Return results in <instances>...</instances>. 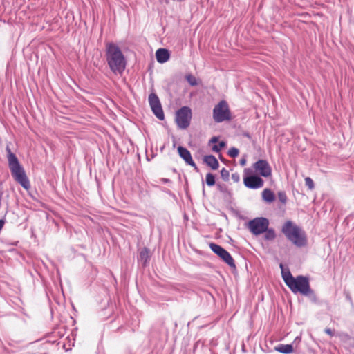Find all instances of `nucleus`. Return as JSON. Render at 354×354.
I'll return each instance as SVG.
<instances>
[{"mask_svg":"<svg viewBox=\"0 0 354 354\" xmlns=\"http://www.w3.org/2000/svg\"><path fill=\"white\" fill-rule=\"evenodd\" d=\"M279 266L281 270V276L286 285L293 293H300L307 297L311 302L314 304L318 303V298L315 291L310 288L308 277L298 275L294 277L288 269H284L282 263Z\"/></svg>","mask_w":354,"mask_h":354,"instance_id":"f257e3e1","label":"nucleus"},{"mask_svg":"<svg viewBox=\"0 0 354 354\" xmlns=\"http://www.w3.org/2000/svg\"><path fill=\"white\" fill-rule=\"evenodd\" d=\"M105 55L110 70L114 74H122L126 68L127 61L120 47L115 43H107Z\"/></svg>","mask_w":354,"mask_h":354,"instance_id":"f03ea898","label":"nucleus"},{"mask_svg":"<svg viewBox=\"0 0 354 354\" xmlns=\"http://www.w3.org/2000/svg\"><path fill=\"white\" fill-rule=\"evenodd\" d=\"M6 149L8 153V166L12 177L23 188L28 190L30 188V184L24 169L9 147H7Z\"/></svg>","mask_w":354,"mask_h":354,"instance_id":"7ed1b4c3","label":"nucleus"},{"mask_svg":"<svg viewBox=\"0 0 354 354\" xmlns=\"http://www.w3.org/2000/svg\"><path fill=\"white\" fill-rule=\"evenodd\" d=\"M281 232L290 242L297 247H303L307 244L305 232L291 221L285 222Z\"/></svg>","mask_w":354,"mask_h":354,"instance_id":"20e7f679","label":"nucleus"},{"mask_svg":"<svg viewBox=\"0 0 354 354\" xmlns=\"http://www.w3.org/2000/svg\"><path fill=\"white\" fill-rule=\"evenodd\" d=\"M213 119L216 122H222L231 119V113L225 100L220 101L213 109Z\"/></svg>","mask_w":354,"mask_h":354,"instance_id":"39448f33","label":"nucleus"},{"mask_svg":"<svg viewBox=\"0 0 354 354\" xmlns=\"http://www.w3.org/2000/svg\"><path fill=\"white\" fill-rule=\"evenodd\" d=\"M192 110L189 106H183L178 109L176 113L175 121L179 129H187L191 122L192 119Z\"/></svg>","mask_w":354,"mask_h":354,"instance_id":"423d86ee","label":"nucleus"},{"mask_svg":"<svg viewBox=\"0 0 354 354\" xmlns=\"http://www.w3.org/2000/svg\"><path fill=\"white\" fill-rule=\"evenodd\" d=\"M250 232L255 235H260L269 227V220L264 217H257L250 220L247 225Z\"/></svg>","mask_w":354,"mask_h":354,"instance_id":"0eeeda50","label":"nucleus"},{"mask_svg":"<svg viewBox=\"0 0 354 354\" xmlns=\"http://www.w3.org/2000/svg\"><path fill=\"white\" fill-rule=\"evenodd\" d=\"M243 183L249 189H257L263 186L264 181L261 177L253 174L250 169L245 168L243 174Z\"/></svg>","mask_w":354,"mask_h":354,"instance_id":"6e6552de","label":"nucleus"},{"mask_svg":"<svg viewBox=\"0 0 354 354\" xmlns=\"http://www.w3.org/2000/svg\"><path fill=\"white\" fill-rule=\"evenodd\" d=\"M209 248L230 268H236V265L232 255L225 249L214 243H211L209 244Z\"/></svg>","mask_w":354,"mask_h":354,"instance_id":"1a4fd4ad","label":"nucleus"},{"mask_svg":"<svg viewBox=\"0 0 354 354\" xmlns=\"http://www.w3.org/2000/svg\"><path fill=\"white\" fill-rule=\"evenodd\" d=\"M148 100L153 114L160 120H163L165 115L158 95L154 93H151L149 95Z\"/></svg>","mask_w":354,"mask_h":354,"instance_id":"9d476101","label":"nucleus"},{"mask_svg":"<svg viewBox=\"0 0 354 354\" xmlns=\"http://www.w3.org/2000/svg\"><path fill=\"white\" fill-rule=\"evenodd\" d=\"M253 167L261 176L269 177L272 174V169L266 160H259L254 165Z\"/></svg>","mask_w":354,"mask_h":354,"instance_id":"9b49d317","label":"nucleus"},{"mask_svg":"<svg viewBox=\"0 0 354 354\" xmlns=\"http://www.w3.org/2000/svg\"><path fill=\"white\" fill-rule=\"evenodd\" d=\"M178 152L180 157L185 162V163L188 165L194 167V170L198 171V168L194 162L192 155L188 149L182 146H179L178 147Z\"/></svg>","mask_w":354,"mask_h":354,"instance_id":"f8f14e48","label":"nucleus"},{"mask_svg":"<svg viewBox=\"0 0 354 354\" xmlns=\"http://www.w3.org/2000/svg\"><path fill=\"white\" fill-rule=\"evenodd\" d=\"M156 57L158 63L163 64L169 60L170 55L167 49L159 48L156 52Z\"/></svg>","mask_w":354,"mask_h":354,"instance_id":"ddd939ff","label":"nucleus"},{"mask_svg":"<svg viewBox=\"0 0 354 354\" xmlns=\"http://www.w3.org/2000/svg\"><path fill=\"white\" fill-rule=\"evenodd\" d=\"M203 162L212 169L216 170L219 167V163L217 159L213 155L205 156L203 158Z\"/></svg>","mask_w":354,"mask_h":354,"instance_id":"4468645a","label":"nucleus"},{"mask_svg":"<svg viewBox=\"0 0 354 354\" xmlns=\"http://www.w3.org/2000/svg\"><path fill=\"white\" fill-rule=\"evenodd\" d=\"M275 351L283 353L290 354L293 352V346L292 344H280L274 347Z\"/></svg>","mask_w":354,"mask_h":354,"instance_id":"2eb2a0df","label":"nucleus"},{"mask_svg":"<svg viewBox=\"0 0 354 354\" xmlns=\"http://www.w3.org/2000/svg\"><path fill=\"white\" fill-rule=\"evenodd\" d=\"M262 198L263 201H265L267 203H272L275 199V196L273 193V192L270 189H265L262 192Z\"/></svg>","mask_w":354,"mask_h":354,"instance_id":"dca6fc26","label":"nucleus"},{"mask_svg":"<svg viewBox=\"0 0 354 354\" xmlns=\"http://www.w3.org/2000/svg\"><path fill=\"white\" fill-rule=\"evenodd\" d=\"M149 250L148 248H143L139 255L138 260L142 262L144 265H146L149 259Z\"/></svg>","mask_w":354,"mask_h":354,"instance_id":"f3484780","label":"nucleus"},{"mask_svg":"<svg viewBox=\"0 0 354 354\" xmlns=\"http://www.w3.org/2000/svg\"><path fill=\"white\" fill-rule=\"evenodd\" d=\"M264 239L267 241H272L276 237L275 231L272 228L267 227V230L264 232Z\"/></svg>","mask_w":354,"mask_h":354,"instance_id":"a211bd4d","label":"nucleus"},{"mask_svg":"<svg viewBox=\"0 0 354 354\" xmlns=\"http://www.w3.org/2000/svg\"><path fill=\"white\" fill-rule=\"evenodd\" d=\"M185 77L192 86H195L198 84V80L192 74H187Z\"/></svg>","mask_w":354,"mask_h":354,"instance_id":"6ab92c4d","label":"nucleus"},{"mask_svg":"<svg viewBox=\"0 0 354 354\" xmlns=\"http://www.w3.org/2000/svg\"><path fill=\"white\" fill-rule=\"evenodd\" d=\"M205 182L208 186H214L216 183L214 175L212 173H207L206 174Z\"/></svg>","mask_w":354,"mask_h":354,"instance_id":"aec40b11","label":"nucleus"},{"mask_svg":"<svg viewBox=\"0 0 354 354\" xmlns=\"http://www.w3.org/2000/svg\"><path fill=\"white\" fill-rule=\"evenodd\" d=\"M277 197L279 201L283 203L286 204L287 202V196L284 191H280L277 193Z\"/></svg>","mask_w":354,"mask_h":354,"instance_id":"412c9836","label":"nucleus"},{"mask_svg":"<svg viewBox=\"0 0 354 354\" xmlns=\"http://www.w3.org/2000/svg\"><path fill=\"white\" fill-rule=\"evenodd\" d=\"M221 176L222 179L224 181H228L229 177H230V173L229 171L227 170L225 168H223L221 171Z\"/></svg>","mask_w":354,"mask_h":354,"instance_id":"4be33fe9","label":"nucleus"},{"mask_svg":"<svg viewBox=\"0 0 354 354\" xmlns=\"http://www.w3.org/2000/svg\"><path fill=\"white\" fill-rule=\"evenodd\" d=\"M239 151L236 147H232L228 151V155L232 158H235L239 155Z\"/></svg>","mask_w":354,"mask_h":354,"instance_id":"5701e85b","label":"nucleus"},{"mask_svg":"<svg viewBox=\"0 0 354 354\" xmlns=\"http://www.w3.org/2000/svg\"><path fill=\"white\" fill-rule=\"evenodd\" d=\"M225 145V143L223 141H221L218 143V145H214L212 147V150L215 152H219L222 148H223Z\"/></svg>","mask_w":354,"mask_h":354,"instance_id":"b1692460","label":"nucleus"},{"mask_svg":"<svg viewBox=\"0 0 354 354\" xmlns=\"http://www.w3.org/2000/svg\"><path fill=\"white\" fill-rule=\"evenodd\" d=\"M305 184L310 189H313L314 188V182L310 177H306L305 178Z\"/></svg>","mask_w":354,"mask_h":354,"instance_id":"393cba45","label":"nucleus"},{"mask_svg":"<svg viewBox=\"0 0 354 354\" xmlns=\"http://www.w3.org/2000/svg\"><path fill=\"white\" fill-rule=\"evenodd\" d=\"M344 294L345 295V297L346 300L351 304L352 306H353V301L352 300V298L351 297V295L348 291L344 290Z\"/></svg>","mask_w":354,"mask_h":354,"instance_id":"a878e982","label":"nucleus"},{"mask_svg":"<svg viewBox=\"0 0 354 354\" xmlns=\"http://www.w3.org/2000/svg\"><path fill=\"white\" fill-rule=\"evenodd\" d=\"M232 179L234 183H238L240 181V175L237 172L233 173L232 174Z\"/></svg>","mask_w":354,"mask_h":354,"instance_id":"bb28decb","label":"nucleus"},{"mask_svg":"<svg viewBox=\"0 0 354 354\" xmlns=\"http://www.w3.org/2000/svg\"><path fill=\"white\" fill-rule=\"evenodd\" d=\"M217 186H218V190L220 192H226L227 187H226V186L225 185H219V184H218Z\"/></svg>","mask_w":354,"mask_h":354,"instance_id":"cd10ccee","label":"nucleus"},{"mask_svg":"<svg viewBox=\"0 0 354 354\" xmlns=\"http://www.w3.org/2000/svg\"><path fill=\"white\" fill-rule=\"evenodd\" d=\"M324 332L331 337L334 335V332L329 328H325Z\"/></svg>","mask_w":354,"mask_h":354,"instance_id":"c85d7f7f","label":"nucleus"},{"mask_svg":"<svg viewBox=\"0 0 354 354\" xmlns=\"http://www.w3.org/2000/svg\"><path fill=\"white\" fill-rule=\"evenodd\" d=\"M243 136L248 138L249 140H252V136L251 134L249 133V132H247V131H244L243 133H242Z\"/></svg>","mask_w":354,"mask_h":354,"instance_id":"c756f323","label":"nucleus"},{"mask_svg":"<svg viewBox=\"0 0 354 354\" xmlns=\"http://www.w3.org/2000/svg\"><path fill=\"white\" fill-rule=\"evenodd\" d=\"M246 163V160L245 158H242L240 160V165L241 166H244Z\"/></svg>","mask_w":354,"mask_h":354,"instance_id":"7c9ffc66","label":"nucleus"},{"mask_svg":"<svg viewBox=\"0 0 354 354\" xmlns=\"http://www.w3.org/2000/svg\"><path fill=\"white\" fill-rule=\"evenodd\" d=\"M216 141H217V138H216V137H213V138L211 139V140H210V142H216Z\"/></svg>","mask_w":354,"mask_h":354,"instance_id":"2f4dec72","label":"nucleus"}]
</instances>
